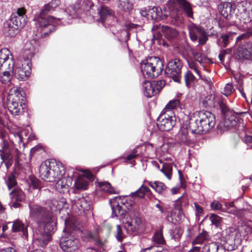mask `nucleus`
<instances>
[{
    "label": "nucleus",
    "instance_id": "5fc2aeb1",
    "mask_svg": "<svg viewBox=\"0 0 252 252\" xmlns=\"http://www.w3.org/2000/svg\"><path fill=\"white\" fill-rule=\"evenodd\" d=\"M66 12L72 17H75L76 15L77 9L74 6L71 5L67 7L65 10Z\"/></svg>",
    "mask_w": 252,
    "mask_h": 252
},
{
    "label": "nucleus",
    "instance_id": "79ce46f5",
    "mask_svg": "<svg viewBox=\"0 0 252 252\" xmlns=\"http://www.w3.org/2000/svg\"><path fill=\"white\" fill-rule=\"evenodd\" d=\"M149 191H150L149 189L142 185L136 191L132 193L131 195L132 196H137L140 198H143L145 194Z\"/></svg>",
    "mask_w": 252,
    "mask_h": 252
},
{
    "label": "nucleus",
    "instance_id": "ea45409f",
    "mask_svg": "<svg viewBox=\"0 0 252 252\" xmlns=\"http://www.w3.org/2000/svg\"><path fill=\"white\" fill-rule=\"evenodd\" d=\"M5 183L9 190L11 189L17 185L15 176L13 173L8 175L5 179Z\"/></svg>",
    "mask_w": 252,
    "mask_h": 252
},
{
    "label": "nucleus",
    "instance_id": "49530a36",
    "mask_svg": "<svg viewBox=\"0 0 252 252\" xmlns=\"http://www.w3.org/2000/svg\"><path fill=\"white\" fill-rule=\"evenodd\" d=\"M188 64L189 68L194 70L199 77H201V74L198 68L197 63L193 60H188Z\"/></svg>",
    "mask_w": 252,
    "mask_h": 252
},
{
    "label": "nucleus",
    "instance_id": "2f4dec72",
    "mask_svg": "<svg viewBox=\"0 0 252 252\" xmlns=\"http://www.w3.org/2000/svg\"><path fill=\"white\" fill-rule=\"evenodd\" d=\"M119 7L123 11L129 12L133 9L134 0H118Z\"/></svg>",
    "mask_w": 252,
    "mask_h": 252
},
{
    "label": "nucleus",
    "instance_id": "9b49d317",
    "mask_svg": "<svg viewBox=\"0 0 252 252\" xmlns=\"http://www.w3.org/2000/svg\"><path fill=\"white\" fill-rule=\"evenodd\" d=\"M210 97H212L216 100L218 101V103L220 105L221 111L224 115H225V118L224 120V125L226 127H232L234 126L237 124V121L236 117L234 115L228 116L229 113V109L226 106L225 103L223 102V100H221L219 96H211Z\"/></svg>",
    "mask_w": 252,
    "mask_h": 252
},
{
    "label": "nucleus",
    "instance_id": "412c9836",
    "mask_svg": "<svg viewBox=\"0 0 252 252\" xmlns=\"http://www.w3.org/2000/svg\"><path fill=\"white\" fill-rule=\"evenodd\" d=\"M118 200H120L119 197H115L110 200L111 209L112 211V215L115 217H122L126 213L124 209L119 205Z\"/></svg>",
    "mask_w": 252,
    "mask_h": 252
},
{
    "label": "nucleus",
    "instance_id": "f704fd0d",
    "mask_svg": "<svg viewBox=\"0 0 252 252\" xmlns=\"http://www.w3.org/2000/svg\"><path fill=\"white\" fill-rule=\"evenodd\" d=\"M210 239V235L207 232L203 231L199 233L195 239L192 241V245L201 244L203 243L208 241Z\"/></svg>",
    "mask_w": 252,
    "mask_h": 252
},
{
    "label": "nucleus",
    "instance_id": "f257e3e1",
    "mask_svg": "<svg viewBox=\"0 0 252 252\" xmlns=\"http://www.w3.org/2000/svg\"><path fill=\"white\" fill-rule=\"evenodd\" d=\"M30 216L36 220L38 229L33 233V241L37 245L43 247L50 240L51 233L54 229V222L49 211L37 205H29Z\"/></svg>",
    "mask_w": 252,
    "mask_h": 252
},
{
    "label": "nucleus",
    "instance_id": "72a5a7b5",
    "mask_svg": "<svg viewBox=\"0 0 252 252\" xmlns=\"http://www.w3.org/2000/svg\"><path fill=\"white\" fill-rule=\"evenodd\" d=\"M162 31L165 37L169 40L176 38L178 34L177 30L168 26L163 27Z\"/></svg>",
    "mask_w": 252,
    "mask_h": 252
},
{
    "label": "nucleus",
    "instance_id": "423d86ee",
    "mask_svg": "<svg viewBox=\"0 0 252 252\" xmlns=\"http://www.w3.org/2000/svg\"><path fill=\"white\" fill-rule=\"evenodd\" d=\"M25 98L16 88H11L7 97L8 110L13 116L21 115L26 107Z\"/></svg>",
    "mask_w": 252,
    "mask_h": 252
},
{
    "label": "nucleus",
    "instance_id": "a18cd8bd",
    "mask_svg": "<svg viewBox=\"0 0 252 252\" xmlns=\"http://www.w3.org/2000/svg\"><path fill=\"white\" fill-rule=\"evenodd\" d=\"M153 240L154 242L159 244H162L164 243V240L161 231H158L153 237Z\"/></svg>",
    "mask_w": 252,
    "mask_h": 252
},
{
    "label": "nucleus",
    "instance_id": "58836bf2",
    "mask_svg": "<svg viewBox=\"0 0 252 252\" xmlns=\"http://www.w3.org/2000/svg\"><path fill=\"white\" fill-rule=\"evenodd\" d=\"M180 105V101L178 99H173L170 101L165 106L162 112L170 114V112L178 107Z\"/></svg>",
    "mask_w": 252,
    "mask_h": 252
},
{
    "label": "nucleus",
    "instance_id": "09e8293b",
    "mask_svg": "<svg viewBox=\"0 0 252 252\" xmlns=\"http://www.w3.org/2000/svg\"><path fill=\"white\" fill-rule=\"evenodd\" d=\"M186 84L188 87H189L192 82L195 79L194 76L190 71H187L184 75Z\"/></svg>",
    "mask_w": 252,
    "mask_h": 252
},
{
    "label": "nucleus",
    "instance_id": "c03bdc74",
    "mask_svg": "<svg viewBox=\"0 0 252 252\" xmlns=\"http://www.w3.org/2000/svg\"><path fill=\"white\" fill-rule=\"evenodd\" d=\"M29 184L33 189H40L42 187L40 181L33 176L30 177Z\"/></svg>",
    "mask_w": 252,
    "mask_h": 252
},
{
    "label": "nucleus",
    "instance_id": "bf43d9fd",
    "mask_svg": "<svg viewBox=\"0 0 252 252\" xmlns=\"http://www.w3.org/2000/svg\"><path fill=\"white\" fill-rule=\"evenodd\" d=\"M116 237L117 239L120 241H122L123 239L124 238V236L122 234V228L120 225H118L117 226Z\"/></svg>",
    "mask_w": 252,
    "mask_h": 252
},
{
    "label": "nucleus",
    "instance_id": "7c9ffc66",
    "mask_svg": "<svg viewBox=\"0 0 252 252\" xmlns=\"http://www.w3.org/2000/svg\"><path fill=\"white\" fill-rule=\"evenodd\" d=\"M12 230L13 232H21L23 235H27V230L25 224L19 220L13 221Z\"/></svg>",
    "mask_w": 252,
    "mask_h": 252
},
{
    "label": "nucleus",
    "instance_id": "4be33fe9",
    "mask_svg": "<svg viewBox=\"0 0 252 252\" xmlns=\"http://www.w3.org/2000/svg\"><path fill=\"white\" fill-rule=\"evenodd\" d=\"M177 139L178 142L181 144L186 145L189 146L192 145L193 143L189 137L188 130L186 128L180 129L177 134Z\"/></svg>",
    "mask_w": 252,
    "mask_h": 252
},
{
    "label": "nucleus",
    "instance_id": "c85d7f7f",
    "mask_svg": "<svg viewBox=\"0 0 252 252\" xmlns=\"http://www.w3.org/2000/svg\"><path fill=\"white\" fill-rule=\"evenodd\" d=\"M74 206L80 211H88L91 208L90 203L87 202L83 197L75 200Z\"/></svg>",
    "mask_w": 252,
    "mask_h": 252
},
{
    "label": "nucleus",
    "instance_id": "b1692460",
    "mask_svg": "<svg viewBox=\"0 0 252 252\" xmlns=\"http://www.w3.org/2000/svg\"><path fill=\"white\" fill-rule=\"evenodd\" d=\"M188 28L190 38L193 41L197 40L198 35L202 34L205 32L203 29L196 26L193 23L190 24Z\"/></svg>",
    "mask_w": 252,
    "mask_h": 252
},
{
    "label": "nucleus",
    "instance_id": "a211bd4d",
    "mask_svg": "<svg viewBox=\"0 0 252 252\" xmlns=\"http://www.w3.org/2000/svg\"><path fill=\"white\" fill-rule=\"evenodd\" d=\"M11 206L15 208L20 206V203L25 199L23 191L19 189H15L10 193Z\"/></svg>",
    "mask_w": 252,
    "mask_h": 252
},
{
    "label": "nucleus",
    "instance_id": "20e7f679",
    "mask_svg": "<svg viewBox=\"0 0 252 252\" xmlns=\"http://www.w3.org/2000/svg\"><path fill=\"white\" fill-rule=\"evenodd\" d=\"M216 124L215 116L207 111L198 112V119L189 124V129L192 133H206L214 127Z\"/></svg>",
    "mask_w": 252,
    "mask_h": 252
},
{
    "label": "nucleus",
    "instance_id": "bb28decb",
    "mask_svg": "<svg viewBox=\"0 0 252 252\" xmlns=\"http://www.w3.org/2000/svg\"><path fill=\"white\" fill-rule=\"evenodd\" d=\"M9 20L18 30L24 27L26 24V18L23 17H20L19 16L13 15Z\"/></svg>",
    "mask_w": 252,
    "mask_h": 252
},
{
    "label": "nucleus",
    "instance_id": "393cba45",
    "mask_svg": "<svg viewBox=\"0 0 252 252\" xmlns=\"http://www.w3.org/2000/svg\"><path fill=\"white\" fill-rule=\"evenodd\" d=\"M219 11L223 17L229 19L232 14V5L229 2L223 3L219 6Z\"/></svg>",
    "mask_w": 252,
    "mask_h": 252
},
{
    "label": "nucleus",
    "instance_id": "473e14b6",
    "mask_svg": "<svg viewBox=\"0 0 252 252\" xmlns=\"http://www.w3.org/2000/svg\"><path fill=\"white\" fill-rule=\"evenodd\" d=\"M58 180L56 185V189L60 192H64L67 191L69 188V184L65 178L61 177Z\"/></svg>",
    "mask_w": 252,
    "mask_h": 252
},
{
    "label": "nucleus",
    "instance_id": "5701e85b",
    "mask_svg": "<svg viewBox=\"0 0 252 252\" xmlns=\"http://www.w3.org/2000/svg\"><path fill=\"white\" fill-rule=\"evenodd\" d=\"M142 86L144 94L146 96L151 97L158 94V91L153 82L145 81Z\"/></svg>",
    "mask_w": 252,
    "mask_h": 252
},
{
    "label": "nucleus",
    "instance_id": "13d9d810",
    "mask_svg": "<svg viewBox=\"0 0 252 252\" xmlns=\"http://www.w3.org/2000/svg\"><path fill=\"white\" fill-rule=\"evenodd\" d=\"M210 220L215 225H218L221 221V218L218 215L212 214L210 217Z\"/></svg>",
    "mask_w": 252,
    "mask_h": 252
},
{
    "label": "nucleus",
    "instance_id": "cd10ccee",
    "mask_svg": "<svg viewBox=\"0 0 252 252\" xmlns=\"http://www.w3.org/2000/svg\"><path fill=\"white\" fill-rule=\"evenodd\" d=\"M248 50V47H239L235 54L239 59H250L252 58V54Z\"/></svg>",
    "mask_w": 252,
    "mask_h": 252
},
{
    "label": "nucleus",
    "instance_id": "9d476101",
    "mask_svg": "<svg viewBox=\"0 0 252 252\" xmlns=\"http://www.w3.org/2000/svg\"><path fill=\"white\" fill-rule=\"evenodd\" d=\"M175 121L174 112H170V114L162 112L158 118L157 125L160 130L168 131L175 125Z\"/></svg>",
    "mask_w": 252,
    "mask_h": 252
},
{
    "label": "nucleus",
    "instance_id": "69168bd1",
    "mask_svg": "<svg viewBox=\"0 0 252 252\" xmlns=\"http://www.w3.org/2000/svg\"><path fill=\"white\" fill-rule=\"evenodd\" d=\"M140 13L142 16L147 17L148 19H149V10L147 8H144L141 9L140 10Z\"/></svg>",
    "mask_w": 252,
    "mask_h": 252
},
{
    "label": "nucleus",
    "instance_id": "f8f14e48",
    "mask_svg": "<svg viewBox=\"0 0 252 252\" xmlns=\"http://www.w3.org/2000/svg\"><path fill=\"white\" fill-rule=\"evenodd\" d=\"M78 240L72 234H66L62 237L60 247L65 252H73L78 248Z\"/></svg>",
    "mask_w": 252,
    "mask_h": 252
},
{
    "label": "nucleus",
    "instance_id": "6ab92c4d",
    "mask_svg": "<svg viewBox=\"0 0 252 252\" xmlns=\"http://www.w3.org/2000/svg\"><path fill=\"white\" fill-rule=\"evenodd\" d=\"M36 41L34 40L27 41L23 48V60H29L33 57L34 54V48L36 45Z\"/></svg>",
    "mask_w": 252,
    "mask_h": 252
},
{
    "label": "nucleus",
    "instance_id": "052dcab7",
    "mask_svg": "<svg viewBox=\"0 0 252 252\" xmlns=\"http://www.w3.org/2000/svg\"><path fill=\"white\" fill-rule=\"evenodd\" d=\"M26 9L23 8H19L17 9L16 13L14 15L15 16H19L20 17H23L26 18Z\"/></svg>",
    "mask_w": 252,
    "mask_h": 252
},
{
    "label": "nucleus",
    "instance_id": "e2e57ef3",
    "mask_svg": "<svg viewBox=\"0 0 252 252\" xmlns=\"http://www.w3.org/2000/svg\"><path fill=\"white\" fill-rule=\"evenodd\" d=\"M200 37H199V43L201 45H204L205 44L207 40V37L205 34V32L202 34L199 35Z\"/></svg>",
    "mask_w": 252,
    "mask_h": 252
},
{
    "label": "nucleus",
    "instance_id": "1a4fd4ad",
    "mask_svg": "<svg viewBox=\"0 0 252 252\" xmlns=\"http://www.w3.org/2000/svg\"><path fill=\"white\" fill-rule=\"evenodd\" d=\"M31 63L29 60L20 61L16 65L14 75L18 80L25 81L31 73Z\"/></svg>",
    "mask_w": 252,
    "mask_h": 252
},
{
    "label": "nucleus",
    "instance_id": "ddd939ff",
    "mask_svg": "<svg viewBox=\"0 0 252 252\" xmlns=\"http://www.w3.org/2000/svg\"><path fill=\"white\" fill-rule=\"evenodd\" d=\"M0 64L5 69H14V59L10 51L7 48L0 49Z\"/></svg>",
    "mask_w": 252,
    "mask_h": 252
},
{
    "label": "nucleus",
    "instance_id": "39448f33",
    "mask_svg": "<svg viewBox=\"0 0 252 252\" xmlns=\"http://www.w3.org/2000/svg\"><path fill=\"white\" fill-rule=\"evenodd\" d=\"M65 169L60 162L45 161L42 163L39 168V174L41 179L47 182H54L64 174Z\"/></svg>",
    "mask_w": 252,
    "mask_h": 252
},
{
    "label": "nucleus",
    "instance_id": "680f3d73",
    "mask_svg": "<svg viewBox=\"0 0 252 252\" xmlns=\"http://www.w3.org/2000/svg\"><path fill=\"white\" fill-rule=\"evenodd\" d=\"M200 78L202 80H203L204 81V82L207 85H208L210 89L212 88V87L213 86V83H212V80L210 78L206 77H203L201 76V77H200Z\"/></svg>",
    "mask_w": 252,
    "mask_h": 252
},
{
    "label": "nucleus",
    "instance_id": "4468645a",
    "mask_svg": "<svg viewBox=\"0 0 252 252\" xmlns=\"http://www.w3.org/2000/svg\"><path fill=\"white\" fill-rule=\"evenodd\" d=\"M250 3L245 2L242 6H239L237 16L244 23H247L252 20V9Z\"/></svg>",
    "mask_w": 252,
    "mask_h": 252
},
{
    "label": "nucleus",
    "instance_id": "c756f323",
    "mask_svg": "<svg viewBox=\"0 0 252 252\" xmlns=\"http://www.w3.org/2000/svg\"><path fill=\"white\" fill-rule=\"evenodd\" d=\"M101 191L109 194H118L119 192L108 182H101L98 184Z\"/></svg>",
    "mask_w": 252,
    "mask_h": 252
},
{
    "label": "nucleus",
    "instance_id": "8fccbe9b",
    "mask_svg": "<svg viewBox=\"0 0 252 252\" xmlns=\"http://www.w3.org/2000/svg\"><path fill=\"white\" fill-rule=\"evenodd\" d=\"M172 167L170 165H166L160 169V171L165 175V176L170 180L171 178Z\"/></svg>",
    "mask_w": 252,
    "mask_h": 252
},
{
    "label": "nucleus",
    "instance_id": "0eeeda50",
    "mask_svg": "<svg viewBox=\"0 0 252 252\" xmlns=\"http://www.w3.org/2000/svg\"><path fill=\"white\" fill-rule=\"evenodd\" d=\"M162 63L159 58L156 57H150L143 61L141 64V69L145 77L153 78L158 76L162 70Z\"/></svg>",
    "mask_w": 252,
    "mask_h": 252
},
{
    "label": "nucleus",
    "instance_id": "6e6d98bb",
    "mask_svg": "<svg viewBox=\"0 0 252 252\" xmlns=\"http://www.w3.org/2000/svg\"><path fill=\"white\" fill-rule=\"evenodd\" d=\"M154 84L155 85V87L156 90L158 91V94L160 91L161 89L164 86L165 84V82L163 80L158 81H153Z\"/></svg>",
    "mask_w": 252,
    "mask_h": 252
},
{
    "label": "nucleus",
    "instance_id": "c9c22d12",
    "mask_svg": "<svg viewBox=\"0 0 252 252\" xmlns=\"http://www.w3.org/2000/svg\"><path fill=\"white\" fill-rule=\"evenodd\" d=\"M99 15L100 20L102 23L104 24L105 21L109 18L113 16V13L111 9L105 6H102L99 11Z\"/></svg>",
    "mask_w": 252,
    "mask_h": 252
},
{
    "label": "nucleus",
    "instance_id": "338daca9",
    "mask_svg": "<svg viewBox=\"0 0 252 252\" xmlns=\"http://www.w3.org/2000/svg\"><path fill=\"white\" fill-rule=\"evenodd\" d=\"M203 105L204 107H207L208 106H213L215 105V102L213 100H203L202 101Z\"/></svg>",
    "mask_w": 252,
    "mask_h": 252
},
{
    "label": "nucleus",
    "instance_id": "4c0bfd02",
    "mask_svg": "<svg viewBox=\"0 0 252 252\" xmlns=\"http://www.w3.org/2000/svg\"><path fill=\"white\" fill-rule=\"evenodd\" d=\"M148 185L157 192L161 193L166 189V186L162 182L156 181L154 182H147Z\"/></svg>",
    "mask_w": 252,
    "mask_h": 252
},
{
    "label": "nucleus",
    "instance_id": "603ef678",
    "mask_svg": "<svg viewBox=\"0 0 252 252\" xmlns=\"http://www.w3.org/2000/svg\"><path fill=\"white\" fill-rule=\"evenodd\" d=\"M234 90L232 85L228 83L225 85L222 93L224 95L227 96L230 95Z\"/></svg>",
    "mask_w": 252,
    "mask_h": 252
},
{
    "label": "nucleus",
    "instance_id": "3c124183",
    "mask_svg": "<svg viewBox=\"0 0 252 252\" xmlns=\"http://www.w3.org/2000/svg\"><path fill=\"white\" fill-rule=\"evenodd\" d=\"M183 234V230L179 227H176L173 229L171 233V236L174 239H178Z\"/></svg>",
    "mask_w": 252,
    "mask_h": 252
},
{
    "label": "nucleus",
    "instance_id": "f03ea898",
    "mask_svg": "<svg viewBox=\"0 0 252 252\" xmlns=\"http://www.w3.org/2000/svg\"><path fill=\"white\" fill-rule=\"evenodd\" d=\"M169 12L166 9L162 10L159 7L154 6L149 8V18L153 20L159 21L166 19L169 17L172 20L171 23L173 25H178L183 22V18L180 15V11L177 10V7L182 8L188 17H192V8L190 3L186 0H169L168 2Z\"/></svg>",
    "mask_w": 252,
    "mask_h": 252
},
{
    "label": "nucleus",
    "instance_id": "a19ab883",
    "mask_svg": "<svg viewBox=\"0 0 252 252\" xmlns=\"http://www.w3.org/2000/svg\"><path fill=\"white\" fill-rule=\"evenodd\" d=\"M219 250V245L215 242L205 245L201 248V252H216Z\"/></svg>",
    "mask_w": 252,
    "mask_h": 252
},
{
    "label": "nucleus",
    "instance_id": "dca6fc26",
    "mask_svg": "<svg viewBox=\"0 0 252 252\" xmlns=\"http://www.w3.org/2000/svg\"><path fill=\"white\" fill-rule=\"evenodd\" d=\"M230 233L227 235V238L230 240L235 241L237 235L245 237L252 232V228L247 225H242L238 228V231L234 229H230Z\"/></svg>",
    "mask_w": 252,
    "mask_h": 252
},
{
    "label": "nucleus",
    "instance_id": "2eb2a0df",
    "mask_svg": "<svg viewBox=\"0 0 252 252\" xmlns=\"http://www.w3.org/2000/svg\"><path fill=\"white\" fill-rule=\"evenodd\" d=\"M211 208L214 210H220L223 212L239 215L242 209H238L235 205L234 202L226 203L225 207L222 208V205L218 201H214L211 204Z\"/></svg>",
    "mask_w": 252,
    "mask_h": 252
},
{
    "label": "nucleus",
    "instance_id": "864d4df0",
    "mask_svg": "<svg viewBox=\"0 0 252 252\" xmlns=\"http://www.w3.org/2000/svg\"><path fill=\"white\" fill-rule=\"evenodd\" d=\"M183 195L177 199L174 203V207L175 208L179 211V214L178 215H180L181 217V211L182 210V199L183 198Z\"/></svg>",
    "mask_w": 252,
    "mask_h": 252
},
{
    "label": "nucleus",
    "instance_id": "e433bc0d",
    "mask_svg": "<svg viewBox=\"0 0 252 252\" xmlns=\"http://www.w3.org/2000/svg\"><path fill=\"white\" fill-rule=\"evenodd\" d=\"M6 70L3 71L2 74L0 76V81L3 84L9 87L11 84V80L12 78L10 72H13V69L12 70Z\"/></svg>",
    "mask_w": 252,
    "mask_h": 252
},
{
    "label": "nucleus",
    "instance_id": "a878e982",
    "mask_svg": "<svg viewBox=\"0 0 252 252\" xmlns=\"http://www.w3.org/2000/svg\"><path fill=\"white\" fill-rule=\"evenodd\" d=\"M17 31L18 30L14 27L9 20L4 23L3 32L5 35L13 36L16 34Z\"/></svg>",
    "mask_w": 252,
    "mask_h": 252
},
{
    "label": "nucleus",
    "instance_id": "f3484780",
    "mask_svg": "<svg viewBox=\"0 0 252 252\" xmlns=\"http://www.w3.org/2000/svg\"><path fill=\"white\" fill-rule=\"evenodd\" d=\"M125 228L132 232H139L142 231L144 229V225L141 219L137 217H134L127 220L125 224Z\"/></svg>",
    "mask_w": 252,
    "mask_h": 252
},
{
    "label": "nucleus",
    "instance_id": "de8ad7c7",
    "mask_svg": "<svg viewBox=\"0 0 252 252\" xmlns=\"http://www.w3.org/2000/svg\"><path fill=\"white\" fill-rule=\"evenodd\" d=\"M191 54L196 61L198 62L200 64H202L204 60L202 54L195 51L194 49H191Z\"/></svg>",
    "mask_w": 252,
    "mask_h": 252
},
{
    "label": "nucleus",
    "instance_id": "aec40b11",
    "mask_svg": "<svg viewBox=\"0 0 252 252\" xmlns=\"http://www.w3.org/2000/svg\"><path fill=\"white\" fill-rule=\"evenodd\" d=\"M92 177V174L90 172H87L86 176H80L76 179L74 183V187L77 189L85 190L88 185V180Z\"/></svg>",
    "mask_w": 252,
    "mask_h": 252
},
{
    "label": "nucleus",
    "instance_id": "37998d69",
    "mask_svg": "<svg viewBox=\"0 0 252 252\" xmlns=\"http://www.w3.org/2000/svg\"><path fill=\"white\" fill-rule=\"evenodd\" d=\"M27 131L26 130H22L20 132L13 133L12 135L14 137V139H12V142H17L19 144L23 142V135H26Z\"/></svg>",
    "mask_w": 252,
    "mask_h": 252
},
{
    "label": "nucleus",
    "instance_id": "7ed1b4c3",
    "mask_svg": "<svg viewBox=\"0 0 252 252\" xmlns=\"http://www.w3.org/2000/svg\"><path fill=\"white\" fill-rule=\"evenodd\" d=\"M54 9L48 3L45 4L41 9L40 15L34 18L35 25L37 30L45 35L50 32L55 30V25L58 24L59 19H56L52 16H46V14Z\"/></svg>",
    "mask_w": 252,
    "mask_h": 252
},
{
    "label": "nucleus",
    "instance_id": "6e6552de",
    "mask_svg": "<svg viewBox=\"0 0 252 252\" xmlns=\"http://www.w3.org/2000/svg\"><path fill=\"white\" fill-rule=\"evenodd\" d=\"M182 66L181 60L177 59L172 60L168 63L165 69V73L175 82L180 83Z\"/></svg>",
    "mask_w": 252,
    "mask_h": 252
},
{
    "label": "nucleus",
    "instance_id": "774afa93",
    "mask_svg": "<svg viewBox=\"0 0 252 252\" xmlns=\"http://www.w3.org/2000/svg\"><path fill=\"white\" fill-rule=\"evenodd\" d=\"M50 4L54 9L56 8L60 4V0H52L50 2Z\"/></svg>",
    "mask_w": 252,
    "mask_h": 252
},
{
    "label": "nucleus",
    "instance_id": "4d7b16f0",
    "mask_svg": "<svg viewBox=\"0 0 252 252\" xmlns=\"http://www.w3.org/2000/svg\"><path fill=\"white\" fill-rule=\"evenodd\" d=\"M65 224L66 228H70L72 230H75L77 226L76 222L71 219L65 220Z\"/></svg>",
    "mask_w": 252,
    "mask_h": 252
},
{
    "label": "nucleus",
    "instance_id": "0e129e2a",
    "mask_svg": "<svg viewBox=\"0 0 252 252\" xmlns=\"http://www.w3.org/2000/svg\"><path fill=\"white\" fill-rule=\"evenodd\" d=\"M244 141L248 146L252 148V136H246L244 138Z\"/></svg>",
    "mask_w": 252,
    "mask_h": 252
}]
</instances>
